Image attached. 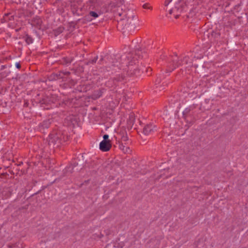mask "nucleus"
I'll use <instances>...</instances> for the list:
<instances>
[{"instance_id": "obj_1", "label": "nucleus", "mask_w": 248, "mask_h": 248, "mask_svg": "<svg viewBox=\"0 0 248 248\" xmlns=\"http://www.w3.org/2000/svg\"><path fill=\"white\" fill-rule=\"evenodd\" d=\"M119 30H131L135 28V20L133 11L127 9L124 5L119 6L114 12Z\"/></svg>"}, {"instance_id": "obj_2", "label": "nucleus", "mask_w": 248, "mask_h": 248, "mask_svg": "<svg viewBox=\"0 0 248 248\" xmlns=\"http://www.w3.org/2000/svg\"><path fill=\"white\" fill-rule=\"evenodd\" d=\"M126 58L128 61L126 66L128 68L127 73L129 75L137 76L140 75V71L142 73L145 71L148 75L151 74L152 70L150 67L142 66L139 68L138 64L137 65V63H139L137 58L132 57V55L130 54H128Z\"/></svg>"}, {"instance_id": "obj_3", "label": "nucleus", "mask_w": 248, "mask_h": 248, "mask_svg": "<svg viewBox=\"0 0 248 248\" xmlns=\"http://www.w3.org/2000/svg\"><path fill=\"white\" fill-rule=\"evenodd\" d=\"M188 57L185 56L180 62L176 55L170 56L168 58V68L166 69L167 72H170L173 71L177 67L180 65H187V66L191 65V62H188Z\"/></svg>"}, {"instance_id": "obj_4", "label": "nucleus", "mask_w": 248, "mask_h": 248, "mask_svg": "<svg viewBox=\"0 0 248 248\" xmlns=\"http://www.w3.org/2000/svg\"><path fill=\"white\" fill-rule=\"evenodd\" d=\"M62 132L60 131H53L49 135L47 139L48 144L59 147L62 144Z\"/></svg>"}, {"instance_id": "obj_5", "label": "nucleus", "mask_w": 248, "mask_h": 248, "mask_svg": "<svg viewBox=\"0 0 248 248\" xmlns=\"http://www.w3.org/2000/svg\"><path fill=\"white\" fill-rule=\"evenodd\" d=\"M186 7V3L185 1L178 0V1L175 4V7L169 11V14L171 15L172 14V13H175V12H177L178 13H181L183 10H185Z\"/></svg>"}, {"instance_id": "obj_6", "label": "nucleus", "mask_w": 248, "mask_h": 248, "mask_svg": "<svg viewBox=\"0 0 248 248\" xmlns=\"http://www.w3.org/2000/svg\"><path fill=\"white\" fill-rule=\"evenodd\" d=\"M157 131V127L153 124H147L143 128V133L145 135L153 134Z\"/></svg>"}, {"instance_id": "obj_7", "label": "nucleus", "mask_w": 248, "mask_h": 248, "mask_svg": "<svg viewBox=\"0 0 248 248\" xmlns=\"http://www.w3.org/2000/svg\"><path fill=\"white\" fill-rule=\"evenodd\" d=\"M52 122V120L51 119H47V120H44L42 123H41L39 124V130L43 133H46L45 129H47V128H48L50 127Z\"/></svg>"}, {"instance_id": "obj_8", "label": "nucleus", "mask_w": 248, "mask_h": 248, "mask_svg": "<svg viewBox=\"0 0 248 248\" xmlns=\"http://www.w3.org/2000/svg\"><path fill=\"white\" fill-rule=\"evenodd\" d=\"M111 147L110 141H102L99 144V148L103 152L109 151Z\"/></svg>"}, {"instance_id": "obj_9", "label": "nucleus", "mask_w": 248, "mask_h": 248, "mask_svg": "<svg viewBox=\"0 0 248 248\" xmlns=\"http://www.w3.org/2000/svg\"><path fill=\"white\" fill-rule=\"evenodd\" d=\"M105 91L106 89L103 88L99 89L97 90L94 91V92L91 95V98L93 100H96L102 95L103 93L105 92Z\"/></svg>"}, {"instance_id": "obj_10", "label": "nucleus", "mask_w": 248, "mask_h": 248, "mask_svg": "<svg viewBox=\"0 0 248 248\" xmlns=\"http://www.w3.org/2000/svg\"><path fill=\"white\" fill-rule=\"evenodd\" d=\"M101 14L100 12L90 11L89 14L85 16V20L87 21H91L93 19L98 17Z\"/></svg>"}, {"instance_id": "obj_11", "label": "nucleus", "mask_w": 248, "mask_h": 248, "mask_svg": "<svg viewBox=\"0 0 248 248\" xmlns=\"http://www.w3.org/2000/svg\"><path fill=\"white\" fill-rule=\"evenodd\" d=\"M168 83L166 81H162L161 78H157L155 81V85L159 90H163L164 87L167 86Z\"/></svg>"}, {"instance_id": "obj_12", "label": "nucleus", "mask_w": 248, "mask_h": 248, "mask_svg": "<svg viewBox=\"0 0 248 248\" xmlns=\"http://www.w3.org/2000/svg\"><path fill=\"white\" fill-rule=\"evenodd\" d=\"M63 78V76L62 75V71L59 72L58 73H52L48 77L49 80H56Z\"/></svg>"}, {"instance_id": "obj_13", "label": "nucleus", "mask_w": 248, "mask_h": 248, "mask_svg": "<svg viewBox=\"0 0 248 248\" xmlns=\"http://www.w3.org/2000/svg\"><path fill=\"white\" fill-rule=\"evenodd\" d=\"M13 190L10 188L7 187L3 189L2 192V195L3 196V198L5 199H7L11 197L12 194Z\"/></svg>"}, {"instance_id": "obj_14", "label": "nucleus", "mask_w": 248, "mask_h": 248, "mask_svg": "<svg viewBox=\"0 0 248 248\" xmlns=\"http://www.w3.org/2000/svg\"><path fill=\"white\" fill-rule=\"evenodd\" d=\"M119 148L125 154H130L131 152L130 148L124 145L123 143L120 144Z\"/></svg>"}, {"instance_id": "obj_15", "label": "nucleus", "mask_w": 248, "mask_h": 248, "mask_svg": "<svg viewBox=\"0 0 248 248\" xmlns=\"http://www.w3.org/2000/svg\"><path fill=\"white\" fill-rule=\"evenodd\" d=\"M64 30V28L62 26H60L58 28H57L56 29L54 30L53 31L54 34L55 36H57L59 35L60 34L62 33L63 31Z\"/></svg>"}, {"instance_id": "obj_16", "label": "nucleus", "mask_w": 248, "mask_h": 248, "mask_svg": "<svg viewBox=\"0 0 248 248\" xmlns=\"http://www.w3.org/2000/svg\"><path fill=\"white\" fill-rule=\"evenodd\" d=\"M3 19L5 21H8L9 20H12L14 19V16L11 13H7L4 15Z\"/></svg>"}, {"instance_id": "obj_17", "label": "nucleus", "mask_w": 248, "mask_h": 248, "mask_svg": "<svg viewBox=\"0 0 248 248\" xmlns=\"http://www.w3.org/2000/svg\"><path fill=\"white\" fill-rule=\"evenodd\" d=\"M62 60H63V62H62L63 64L67 65V64H70L72 62L73 60V58L64 57L63 58Z\"/></svg>"}, {"instance_id": "obj_18", "label": "nucleus", "mask_w": 248, "mask_h": 248, "mask_svg": "<svg viewBox=\"0 0 248 248\" xmlns=\"http://www.w3.org/2000/svg\"><path fill=\"white\" fill-rule=\"evenodd\" d=\"M211 36L214 38V41H216L218 39L220 36V33L216 31H212L211 33Z\"/></svg>"}, {"instance_id": "obj_19", "label": "nucleus", "mask_w": 248, "mask_h": 248, "mask_svg": "<svg viewBox=\"0 0 248 248\" xmlns=\"http://www.w3.org/2000/svg\"><path fill=\"white\" fill-rule=\"evenodd\" d=\"M25 40L28 45L31 44L33 42V39L28 34L25 36Z\"/></svg>"}, {"instance_id": "obj_20", "label": "nucleus", "mask_w": 248, "mask_h": 248, "mask_svg": "<svg viewBox=\"0 0 248 248\" xmlns=\"http://www.w3.org/2000/svg\"><path fill=\"white\" fill-rule=\"evenodd\" d=\"M115 85V82L113 80H109L106 83V85L108 87H112Z\"/></svg>"}, {"instance_id": "obj_21", "label": "nucleus", "mask_w": 248, "mask_h": 248, "mask_svg": "<svg viewBox=\"0 0 248 248\" xmlns=\"http://www.w3.org/2000/svg\"><path fill=\"white\" fill-rule=\"evenodd\" d=\"M128 138L127 137V135L126 133L124 132L123 133V135L121 137V142L123 143V142H126L128 140Z\"/></svg>"}, {"instance_id": "obj_22", "label": "nucleus", "mask_w": 248, "mask_h": 248, "mask_svg": "<svg viewBox=\"0 0 248 248\" xmlns=\"http://www.w3.org/2000/svg\"><path fill=\"white\" fill-rule=\"evenodd\" d=\"M124 79L123 77L120 76V75L117 76L116 77L114 78L113 79V80L114 81V82H115V84L117 82L121 81Z\"/></svg>"}, {"instance_id": "obj_23", "label": "nucleus", "mask_w": 248, "mask_h": 248, "mask_svg": "<svg viewBox=\"0 0 248 248\" xmlns=\"http://www.w3.org/2000/svg\"><path fill=\"white\" fill-rule=\"evenodd\" d=\"M62 140H61V141H62V144L63 143V142H65V141H66L68 140V136L67 135H64V133H62Z\"/></svg>"}, {"instance_id": "obj_24", "label": "nucleus", "mask_w": 248, "mask_h": 248, "mask_svg": "<svg viewBox=\"0 0 248 248\" xmlns=\"http://www.w3.org/2000/svg\"><path fill=\"white\" fill-rule=\"evenodd\" d=\"M73 169H74V166L73 165H71L69 167H67L66 169H65V171L67 172H69L70 173H72L73 171Z\"/></svg>"}, {"instance_id": "obj_25", "label": "nucleus", "mask_w": 248, "mask_h": 248, "mask_svg": "<svg viewBox=\"0 0 248 248\" xmlns=\"http://www.w3.org/2000/svg\"><path fill=\"white\" fill-rule=\"evenodd\" d=\"M97 59H98V57L96 56V57H94V58L93 59L87 62L86 64L87 65H89L90 63L94 64V63H95L96 62Z\"/></svg>"}, {"instance_id": "obj_26", "label": "nucleus", "mask_w": 248, "mask_h": 248, "mask_svg": "<svg viewBox=\"0 0 248 248\" xmlns=\"http://www.w3.org/2000/svg\"><path fill=\"white\" fill-rule=\"evenodd\" d=\"M34 23L37 24L38 26H40L42 23V20L40 18H36L34 21Z\"/></svg>"}, {"instance_id": "obj_27", "label": "nucleus", "mask_w": 248, "mask_h": 248, "mask_svg": "<svg viewBox=\"0 0 248 248\" xmlns=\"http://www.w3.org/2000/svg\"><path fill=\"white\" fill-rule=\"evenodd\" d=\"M142 54V52H141V50H136L135 51V56H138V58H140V55Z\"/></svg>"}, {"instance_id": "obj_28", "label": "nucleus", "mask_w": 248, "mask_h": 248, "mask_svg": "<svg viewBox=\"0 0 248 248\" xmlns=\"http://www.w3.org/2000/svg\"><path fill=\"white\" fill-rule=\"evenodd\" d=\"M102 141H110L108 140V135L105 134L103 136V140Z\"/></svg>"}, {"instance_id": "obj_29", "label": "nucleus", "mask_w": 248, "mask_h": 248, "mask_svg": "<svg viewBox=\"0 0 248 248\" xmlns=\"http://www.w3.org/2000/svg\"><path fill=\"white\" fill-rule=\"evenodd\" d=\"M182 1H184V0H181ZM172 1V0H166L164 2V5L165 6H167Z\"/></svg>"}, {"instance_id": "obj_30", "label": "nucleus", "mask_w": 248, "mask_h": 248, "mask_svg": "<svg viewBox=\"0 0 248 248\" xmlns=\"http://www.w3.org/2000/svg\"><path fill=\"white\" fill-rule=\"evenodd\" d=\"M70 74V72L68 71L65 72H62V75L63 77H64V76H68Z\"/></svg>"}, {"instance_id": "obj_31", "label": "nucleus", "mask_w": 248, "mask_h": 248, "mask_svg": "<svg viewBox=\"0 0 248 248\" xmlns=\"http://www.w3.org/2000/svg\"><path fill=\"white\" fill-rule=\"evenodd\" d=\"M143 8L144 9H150L151 7L148 5L147 3L144 4L142 6Z\"/></svg>"}, {"instance_id": "obj_32", "label": "nucleus", "mask_w": 248, "mask_h": 248, "mask_svg": "<svg viewBox=\"0 0 248 248\" xmlns=\"http://www.w3.org/2000/svg\"><path fill=\"white\" fill-rule=\"evenodd\" d=\"M175 18L176 19H177L179 18V16H180V13H178L177 12H175Z\"/></svg>"}, {"instance_id": "obj_33", "label": "nucleus", "mask_w": 248, "mask_h": 248, "mask_svg": "<svg viewBox=\"0 0 248 248\" xmlns=\"http://www.w3.org/2000/svg\"><path fill=\"white\" fill-rule=\"evenodd\" d=\"M47 99L48 98H46V99H45L44 100H43L42 101V103H47V104H49V101H47Z\"/></svg>"}, {"instance_id": "obj_34", "label": "nucleus", "mask_w": 248, "mask_h": 248, "mask_svg": "<svg viewBox=\"0 0 248 248\" xmlns=\"http://www.w3.org/2000/svg\"><path fill=\"white\" fill-rule=\"evenodd\" d=\"M16 67L18 69H20L21 67V65L19 63H16Z\"/></svg>"}, {"instance_id": "obj_35", "label": "nucleus", "mask_w": 248, "mask_h": 248, "mask_svg": "<svg viewBox=\"0 0 248 248\" xmlns=\"http://www.w3.org/2000/svg\"><path fill=\"white\" fill-rule=\"evenodd\" d=\"M6 65H2L0 66V70H2L3 69H4L5 68H6Z\"/></svg>"}, {"instance_id": "obj_36", "label": "nucleus", "mask_w": 248, "mask_h": 248, "mask_svg": "<svg viewBox=\"0 0 248 248\" xmlns=\"http://www.w3.org/2000/svg\"><path fill=\"white\" fill-rule=\"evenodd\" d=\"M190 109L189 108H186L185 109L184 112H186V113H188L190 111Z\"/></svg>"}, {"instance_id": "obj_37", "label": "nucleus", "mask_w": 248, "mask_h": 248, "mask_svg": "<svg viewBox=\"0 0 248 248\" xmlns=\"http://www.w3.org/2000/svg\"><path fill=\"white\" fill-rule=\"evenodd\" d=\"M8 247L9 248H13V247H14V246H12V245H8Z\"/></svg>"}, {"instance_id": "obj_38", "label": "nucleus", "mask_w": 248, "mask_h": 248, "mask_svg": "<svg viewBox=\"0 0 248 248\" xmlns=\"http://www.w3.org/2000/svg\"><path fill=\"white\" fill-rule=\"evenodd\" d=\"M103 58L102 57V58L100 59L99 62H100L101 61H103Z\"/></svg>"}]
</instances>
